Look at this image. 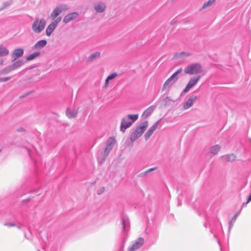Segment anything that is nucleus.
Returning a JSON list of instances; mask_svg holds the SVG:
<instances>
[{
	"label": "nucleus",
	"instance_id": "4be33fe9",
	"mask_svg": "<svg viewBox=\"0 0 251 251\" xmlns=\"http://www.w3.org/2000/svg\"><path fill=\"white\" fill-rule=\"evenodd\" d=\"M24 61L22 60H19L14 62V63H13L11 65L13 67V69L15 70L22 66L24 64Z\"/></svg>",
	"mask_w": 251,
	"mask_h": 251
},
{
	"label": "nucleus",
	"instance_id": "72a5a7b5",
	"mask_svg": "<svg viewBox=\"0 0 251 251\" xmlns=\"http://www.w3.org/2000/svg\"><path fill=\"white\" fill-rule=\"evenodd\" d=\"M11 77H4L0 78V82H5L9 80Z\"/></svg>",
	"mask_w": 251,
	"mask_h": 251
},
{
	"label": "nucleus",
	"instance_id": "473e14b6",
	"mask_svg": "<svg viewBox=\"0 0 251 251\" xmlns=\"http://www.w3.org/2000/svg\"><path fill=\"white\" fill-rule=\"evenodd\" d=\"M105 191V188L104 187H100L97 191V193L99 195H100L103 193Z\"/></svg>",
	"mask_w": 251,
	"mask_h": 251
},
{
	"label": "nucleus",
	"instance_id": "f257e3e1",
	"mask_svg": "<svg viewBox=\"0 0 251 251\" xmlns=\"http://www.w3.org/2000/svg\"><path fill=\"white\" fill-rule=\"evenodd\" d=\"M138 118V114H129L123 117L121 120L120 130L125 132Z\"/></svg>",
	"mask_w": 251,
	"mask_h": 251
},
{
	"label": "nucleus",
	"instance_id": "2f4dec72",
	"mask_svg": "<svg viewBox=\"0 0 251 251\" xmlns=\"http://www.w3.org/2000/svg\"><path fill=\"white\" fill-rule=\"evenodd\" d=\"M182 71V68H180L179 69H178L176 72H175L172 75H173L175 77H178L177 75L179 73H180Z\"/></svg>",
	"mask_w": 251,
	"mask_h": 251
},
{
	"label": "nucleus",
	"instance_id": "4c0bfd02",
	"mask_svg": "<svg viewBox=\"0 0 251 251\" xmlns=\"http://www.w3.org/2000/svg\"><path fill=\"white\" fill-rule=\"evenodd\" d=\"M3 62V60L0 59V65H2Z\"/></svg>",
	"mask_w": 251,
	"mask_h": 251
},
{
	"label": "nucleus",
	"instance_id": "ddd939ff",
	"mask_svg": "<svg viewBox=\"0 0 251 251\" xmlns=\"http://www.w3.org/2000/svg\"><path fill=\"white\" fill-rule=\"evenodd\" d=\"M178 77H175L171 75L164 83L162 87V90L164 91L167 89H169L177 80Z\"/></svg>",
	"mask_w": 251,
	"mask_h": 251
},
{
	"label": "nucleus",
	"instance_id": "c85d7f7f",
	"mask_svg": "<svg viewBox=\"0 0 251 251\" xmlns=\"http://www.w3.org/2000/svg\"><path fill=\"white\" fill-rule=\"evenodd\" d=\"M215 0H208L207 2L203 3L201 9H206V8L211 6L214 3Z\"/></svg>",
	"mask_w": 251,
	"mask_h": 251
},
{
	"label": "nucleus",
	"instance_id": "b1692460",
	"mask_svg": "<svg viewBox=\"0 0 251 251\" xmlns=\"http://www.w3.org/2000/svg\"><path fill=\"white\" fill-rule=\"evenodd\" d=\"M40 55V52L39 51H36L33 52L32 54H29L28 56L26 57V60L27 61H30L32 60L37 57H38Z\"/></svg>",
	"mask_w": 251,
	"mask_h": 251
},
{
	"label": "nucleus",
	"instance_id": "a211bd4d",
	"mask_svg": "<svg viewBox=\"0 0 251 251\" xmlns=\"http://www.w3.org/2000/svg\"><path fill=\"white\" fill-rule=\"evenodd\" d=\"M77 114V110L68 108L66 110V115L69 118H73L76 116Z\"/></svg>",
	"mask_w": 251,
	"mask_h": 251
},
{
	"label": "nucleus",
	"instance_id": "dca6fc26",
	"mask_svg": "<svg viewBox=\"0 0 251 251\" xmlns=\"http://www.w3.org/2000/svg\"><path fill=\"white\" fill-rule=\"evenodd\" d=\"M47 44V42L46 40H41L35 43L32 49V50H40L45 47Z\"/></svg>",
	"mask_w": 251,
	"mask_h": 251
},
{
	"label": "nucleus",
	"instance_id": "2eb2a0df",
	"mask_svg": "<svg viewBox=\"0 0 251 251\" xmlns=\"http://www.w3.org/2000/svg\"><path fill=\"white\" fill-rule=\"evenodd\" d=\"M24 54V50L21 48H17L14 50L11 55L12 61H15L18 58L22 56Z\"/></svg>",
	"mask_w": 251,
	"mask_h": 251
},
{
	"label": "nucleus",
	"instance_id": "79ce46f5",
	"mask_svg": "<svg viewBox=\"0 0 251 251\" xmlns=\"http://www.w3.org/2000/svg\"><path fill=\"white\" fill-rule=\"evenodd\" d=\"M1 150L0 149V152H1Z\"/></svg>",
	"mask_w": 251,
	"mask_h": 251
},
{
	"label": "nucleus",
	"instance_id": "a19ab883",
	"mask_svg": "<svg viewBox=\"0 0 251 251\" xmlns=\"http://www.w3.org/2000/svg\"><path fill=\"white\" fill-rule=\"evenodd\" d=\"M28 154H29V155H30V152H29V151H28Z\"/></svg>",
	"mask_w": 251,
	"mask_h": 251
},
{
	"label": "nucleus",
	"instance_id": "20e7f679",
	"mask_svg": "<svg viewBox=\"0 0 251 251\" xmlns=\"http://www.w3.org/2000/svg\"><path fill=\"white\" fill-rule=\"evenodd\" d=\"M46 23V21L44 18H35L31 25L32 31L36 34L41 33L45 29Z\"/></svg>",
	"mask_w": 251,
	"mask_h": 251
},
{
	"label": "nucleus",
	"instance_id": "f8f14e48",
	"mask_svg": "<svg viewBox=\"0 0 251 251\" xmlns=\"http://www.w3.org/2000/svg\"><path fill=\"white\" fill-rule=\"evenodd\" d=\"M79 15V13L77 12L69 13L64 17L63 22L64 24H68L71 21H73L78 19Z\"/></svg>",
	"mask_w": 251,
	"mask_h": 251
},
{
	"label": "nucleus",
	"instance_id": "423d86ee",
	"mask_svg": "<svg viewBox=\"0 0 251 251\" xmlns=\"http://www.w3.org/2000/svg\"><path fill=\"white\" fill-rule=\"evenodd\" d=\"M68 9V7L66 4H60L56 6L52 11L50 15V18L52 20H55L58 16L64 11Z\"/></svg>",
	"mask_w": 251,
	"mask_h": 251
},
{
	"label": "nucleus",
	"instance_id": "4468645a",
	"mask_svg": "<svg viewBox=\"0 0 251 251\" xmlns=\"http://www.w3.org/2000/svg\"><path fill=\"white\" fill-rule=\"evenodd\" d=\"M197 99L196 96H192L190 97L183 104V110H187L191 107Z\"/></svg>",
	"mask_w": 251,
	"mask_h": 251
},
{
	"label": "nucleus",
	"instance_id": "f3484780",
	"mask_svg": "<svg viewBox=\"0 0 251 251\" xmlns=\"http://www.w3.org/2000/svg\"><path fill=\"white\" fill-rule=\"evenodd\" d=\"M155 108V106L151 105L143 113L142 117L144 118H147L153 112Z\"/></svg>",
	"mask_w": 251,
	"mask_h": 251
},
{
	"label": "nucleus",
	"instance_id": "58836bf2",
	"mask_svg": "<svg viewBox=\"0 0 251 251\" xmlns=\"http://www.w3.org/2000/svg\"><path fill=\"white\" fill-rule=\"evenodd\" d=\"M123 247H122L120 251H123Z\"/></svg>",
	"mask_w": 251,
	"mask_h": 251
},
{
	"label": "nucleus",
	"instance_id": "1a4fd4ad",
	"mask_svg": "<svg viewBox=\"0 0 251 251\" xmlns=\"http://www.w3.org/2000/svg\"><path fill=\"white\" fill-rule=\"evenodd\" d=\"M93 8L97 13H101L106 10V4L103 1H97L94 4Z\"/></svg>",
	"mask_w": 251,
	"mask_h": 251
},
{
	"label": "nucleus",
	"instance_id": "7ed1b4c3",
	"mask_svg": "<svg viewBox=\"0 0 251 251\" xmlns=\"http://www.w3.org/2000/svg\"><path fill=\"white\" fill-rule=\"evenodd\" d=\"M148 126V122L144 121L141 123L132 132L130 136V140L134 142L140 137Z\"/></svg>",
	"mask_w": 251,
	"mask_h": 251
},
{
	"label": "nucleus",
	"instance_id": "f704fd0d",
	"mask_svg": "<svg viewBox=\"0 0 251 251\" xmlns=\"http://www.w3.org/2000/svg\"><path fill=\"white\" fill-rule=\"evenodd\" d=\"M190 55H191V54L186 53V52H182L180 53L179 54V55L181 57L188 56H190Z\"/></svg>",
	"mask_w": 251,
	"mask_h": 251
},
{
	"label": "nucleus",
	"instance_id": "c9c22d12",
	"mask_svg": "<svg viewBox=\"0 0 251 251\" xmlns=\"http://www.w3.org/2000/svg\"><path fill=\"white\" fill-rule=\"evenodd\" d=\"M4 226H14L15 225L13 223H5Z\"/></svg>",
	"mask_w": 251,
	"mask_h": 251
},
{
	"label": "nucleus",
	"instance_id": "6e6552de",
	"mask_svg": "<svg viewBox=\"0 0 251 251\" xmlns=\"http://www.w3.org/2000/svg\"><path fill=\"white\" fill-rule=\"evenodd\" d=\"M201 77V75H199L197 76L191 77L190 79L185 88L183 90V93H187L191 88L195 86L199 82V81L200 80Z\"/></svg>",
	"mask_w": 251,
	"mask_h": 251
},
{
	"label": "nucleus",
	"instance_id": "f03ea898",
	"mask_svg": "<svg viewBox=\"0 0 251 251\" xmlns=\"http://www.w3.org/2000/svg\"><path fill=\"white\" fill-rule=\"evenodd\" d=\"M184 72L185 74L190 75H200L203 73V68L200 63H192L185 67Z\"/></svg>",
	"mask_w": 251,
	"mask_h": 251
},
{
	"label": "nucleus",
	"instance_id": "9b49d317",
	"mask_svg": "<svg viewBox=\"0 0 251 251\" xmlns=\"http://www.w3.org/2000/svg\"><path fill=\"white\" fill-rule=\"evenodd\" d=\"M161 121V119H160L155 122L151 127L149 128L148 131L146 132L144 135L145 139L146 141H147L150 139L153 132L157 128L158 124Z\"/></svg>",
	"mask_w": 251,
	"mask_h": 251
},
{
	"label": "nucleus",
	"instance_id": "bb28decb",
	"mask_svg": "<svg viewBox=\"0 0 251 251\" xmlns=\"http://www.w3.org/2000/svg\"><path fill=\"white\" fill-rule=\"evenodd\" d=\"M12 3V1H7L5 2H2L0 0V11L3 10V9L5 8L7 6H9Z\"/></svg>",
	"mask_w": 251,
	"mask_h": 251
},
{
	"label": "nucleus",
	"instance_id": "7c9ffc66",
	"mask_svg": "<svg viewBox=\"0 0 251 251\" xmlns=\"http://www.w3.org/2000/svg\"><path fill=\"white\" fill-rule=\"evenodd\" d=\"M238 213H236L234 216L232 218L231 220L229 222V229L230 230V228L232 227V226H233V224L235 222V221H236V219H237V217H238Z\"/></svg>",
	"mask_w": 251,
	"mask_h": 251
},
{
	"label": "nucleus",
	"instance_id": "0eeeda50",
	"mask_svg": "<svg viewBox=\"0 0 251 251\" xmlns=\"http://www.w3.org/2000/svg\"><path fill=\"white\" fill-rule=\"evenodd\" d=\"M61 20V17H59L48 25L46 29V33L47 36L49 37L51 35Z\"/></svg>",
	"mask_w": 251,
	"mask_h": 251
},
{
	"label": "nucleus",
	"instance_id": "5701e85b",
	"mask_svg": "<svg viewBox=\"0 0 251 251\" xmlns=\"http://www.w3.org/2000/svg\"><path fill=\"white\" fill-rule=\"evenodd\" d=\"M222 158L226 161H233L236 159V156L233 154H227L222 156Z\"/></svg>",
	"mask_w": 251,
	"mask_h": 251
},
{
	"label": "nucleus",
	"instance_id": "39448f33",
	"mask_svg": "<svg viewBox=\"0 0 251 251\" xmlns=\"http://www.w3.org/2000/svg\"><path fill=\"white\" fill-rule=\"evenodd\" d=\"M116 140L114 137H111L109 138L106 142V146L102 154V157L101 159L98 158V162L100 164H102L105 158L108 156L110 151L112 149L114 144H115Z\"/></svg>",
	"mask_w": 251,
	"mask_h": 251
},
{
	"label": "nucleus",
	"instance_id": "9d476101",
	"mask_svg": "<svg viewBox=\"0 0 251 251\" xmlns=\"http://www.w3.org/2000/svg\"><path fill=\"white\" fill-rule=\"evenodd\" d=\"M144 243V239L142 237L136 240L128 249V251H135L140 249Z\"/></svg>",
	"mask_w": 251,
	"mask_h": 251
},
{
	"label": "nucleus",
	"instance_id": "393cba45",
	"mask_svg": "<svg viewBox=\"0 0 251 251\" xmlns=\"http://www.w3.org/2000/svg\"><path fill=\"white\" fill-rule=\"evenodd\" d=\"M12 71H14V70L13 69V67H12V65H11L8 66H7L5 68H4V69H2L0 71V73L2 75L7 74H8L9 73L11 72Z\"/></svg>",
	"mask_w": 251,
	"mask_h": 251
},
{
	"label": "nucleus",
	"instance_id": "aec40b11",
	"mask_svg": "<svg viewBox=\"0 0 251 251\" xmlns=\"http://www.w3.org/2000/svg\"><path fill=\"white\" fill-rule=\"evenodd\" d=\"M9 53L8 50L3 45H0V56H7Z\"/></svg>",
	"mask_w": 251,
	"mask_h": 251
},
{
	"label": "nucleus",
	"instance_id": "cd10ccee",
	"mask_svg": "<svg viewBox=\"0 0 251 251\" xmlns=\"http://www.w3.org/2000/svg\"><path fill=\"white\" fill-rule=\"evenodd\" d=\"M100 56V53L99 52H96L89 56L88 60L90 61H93L94 60L99 58Z\"/></svg>",
	"mask_w": 251,
	"mask_h": 251
},
{
	"label": "nucleus",
	"instance_id": "412c9836",
	"mask_svg": "<svg viewBox=\"0 0 251 251\" xmlns=\"http://www.w3.org/2000/svg\"><path fill=\"white\" fill-rule=\"evenodd\" d=\"M117 76V73H113L107 76L105 81V87H107L109 85V81L113 80Z\"/></svg>",
	"mask_w": 251,
	"mask_h": 251
},
{
	"label": "nucleus",
	"instance_id": "e433bc0d",
	"mask_svg": "<svg viewBox=\"0 0 251 251\" xmlns=\"http://www.w3.org/2000/svg\"><path fill=\"white\" fill-rule=\"evenodd\" d=\"M251 201V194H250V195L249 196V198H248V201H247V202L245 203V204H247L249 202H250ZM245 205V203L243 204V205Z\"/></svg>",
	"mask_w": 251,
	"mask_h": 251
},
{
	"label": "nucleus",
	"instance_id": "ea45409f",
	"mask_svg": "<svg viewBox=\"0 0 251 251\" xmlns=\"http://www.w3.org/2000/svg\"><path fill=\"white\" fill-rule=\"evenodd\" d=\"M18 228H21V226H18Z\"/></svg>",
	"mask_w": 251,
	"mask_h": 251
},
{
	"label": "nucleus",
	"instance_id": "6ab92c4d",
	"mask_svg": "<svg viewBox=\"0 0 251 251\" xmlns=\"http://www.w3.org/2000/svg\"><path fill=\"white\" fill-rule=\"evenodd\" d=\"M221 147L219 145H215L209 149V152L213 155H215L218 153Z\"/></svg>",
	"mask_w": 251,
	"mask_h": 251
},
{
	"label": "nucleus",
	"instance_id": "c756f323",
	"mask_svg": "<svg viewBox=\"0 0 251 251\" xmlns=\"http://www.w3.org/2000/svg\"><path fill=\"white\" fill-rule=\"evenodd\" d=\"M156 169V168L155 167H154V168H150L148 170H147V171L144 172H142L141 173H140L139 175V176H140V177H144L145 176H146V175L150 172H152L153 171H154Z\"/></svg>",
	"mask_w": 251,
	"mask_h": 251
},
{
	"label": "nucleus",
	"instance_id": "a878e982",
	"mask_svg": "<svg viewBox=\"0 0 251 251\" xmlns=\"http://www.w3.org/2000/svg\"><path fill=\"white\" fill-rule=\"evenodd\" d=\"M123 229L124 231L128 230L129 226V222L127 219H123L122 221Z\"/></svg>",
	"mask_w": 251,
	"mask_h": 251
}]
</instances>
